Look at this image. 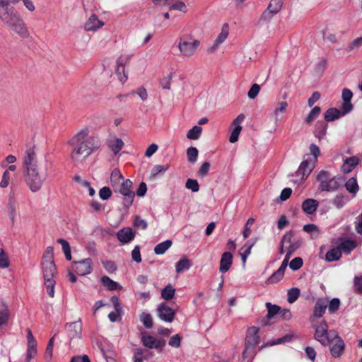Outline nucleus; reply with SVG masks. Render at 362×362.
Instances as JSON below:
<instances>
[{
	"label": "nucleus",
	"mask_w": 362,
	"mask_h": 362,
	"mask_svg": "<svg viewBox=\"0 0 362 362\" xmlns=\"http://www.w3.org/2000/svg\"><path fill=\"white\" fill-rule=\"evenodd\" d=\"M340 300L337 298H332L329 302L328 301L327 308L330 313H335L339 308Z\"/></svg>",
	"instance_id": "obj_50"
},
{
	"label": "nucleus",
	"mask_w": 362,
	"mask_h": 362,
	"mask_svg": "<svg viewBox=\"0 0 362 362\" xmlns=\"http://www.w3.org/2000/svg\"><path fill=\"white\" fill-rule=\"evenodd\" d=\"M107 146L115 155L117 154L124 146V142L121 139L111 137L107 141Z\"/></svg>",
	"instance_id": "obj_27"
},
{
	"label": "nucleus",
	"mask_w": 362,
	"mask_h": 362,
	"mask_svg": "<svg viewBox=\"0 0 362 362\" xmlns=\"http://www.w3.org/2000/svg\"><path fill=\"white\" fill-rule=\"evenodd\" d=\"M9 320V311L6 304L0 302V328L6 325Z\"/></svg>",
	"instance_id": "obj_30"
},
{
	"label": "nucleus",
	"mask_w": 362,
	"mask_h": 362,
	"mask_svg": "<svg viewBox=\"0 0 362 362\" xmlns=\"http://www.w3.org/2000/svg\"><path fill=\"white\" fill-rule=\"evenodd\" d=\"M286 269L284 264H281L280 267L267 279L266 283L274 284L280 281L284 276Z\"/></svg>",
	"instance_id": "obj_25"
},
{
	"label": "nucleus",
	"mask_w": 362,
	"mask_h": 362,
	"mask_svg": "<svg viewBox=\"0 0 362 362\" xmlns=\"http://www.w3.org/2000/svg\"><path fill=\"white\" fill-rule=\"evenodd\" d=\"M281 0H271L267 9L262 13V18L264 20L270 19L281 10Z\"/></svg>",
	"instance_id": "obj_16"
},
{
	"label": "nucleus",
	"mask_w": 362,
	"mask_h": 362,
	"mask_svg": "<svg viewBox=\"0 0 362 362\" xmlns=\"http://www.w3.org/2000/svg\"><path fill=\"white\" fill-rule=\"evenodd\" d=\"M134 94H137L139 98L143 100V101H146L147 99H148V93H147V90L146 89L141 86V87H139L137 90H132V92L127 93L125 95L126 97H128V96H130L132 95H134Z\"/></svg>",
	"instance_id": "obj_45"
},
{
	"label": "nucleus",
	"mask_w": 362,
	"mask_h": 362,
	"mask_svg": "<svg viewBox=\"0 0 362 362\" xmlns=\"http://www.w3.org/2000/svg\"><path fill=\"white\" fill-rule=\"evenodd\" d=\"M319 182L318 190L320 192H333L342 186L344 179L341 176H332L326 170H320L316 177Z\"/></svg>",
	"instance_id": "obj_2"
},
{
	"label": "nucleus",
	"mask_w": 362,
	"mask_h": 362,
	"mask_svg": "<svg viewBox=\"0 0 362 362\" xmlns=\"http://www.w3.org/2000/svg\"><path fill=\"white\" fill-rule=\"evenodd\" d=\"M319 206V202L314 199H307L302 204V209L307 214H314Z\"/></svg>",
	"instance_id": "obj_23"
},
{
	"label": "nucleus",
	"mask_w": 362,
	"mask_h": 362,
	"mask_svg": "<svg viewBox=\"0 0 362 362\" xmlns=\"http://www.w3.org/2000/svg\"><path fill=\"white\" fill-rule=\"evenodd\" d=\"M10 173H8V170H5L3 173L1 180L0 181V187L1 188H6L8 186L9 182H10Z\"/></svg>",
	"instance_id": "obj_59"
},
{
	"label": "nucleus",
	"mask_w": 362,
	"mask_h": 362,
	"mask_svg": "<svg viewBox=\"0 0 362 362\" xmlns=\"http://www.w3.org/2000/svg\"><path fill=\"white\" fill-rule=\"evenodd\" d=\"M341 116L340 110L337 108H329L325 113V119L327 122H332Z\"/></svg>",
	"instance_id": "obj_34"
},
{
	"label": "nucleus",
	"mask_w": 362,
	"mask_h": 362,
	"mask_svg": "<svg viewBox=\"0 0 362 362\" xmlns=\"http://www.w3.org/2000/svg\"><path fill=\"white\" fill-rule=\"evenodd\" d=\"M23 164L26 168V170L31 168H37L35 162V154L33 149L29 148L26 150L25 154L23 158Z\"/></svg>",
	"instance_id": "obj_22"
},
{
	"label": "nucleus",
	"mask_w": 362,
	"mask_h": 362,
	"mask_svg": "<svg viewBox=\"0 0 362 362\" xmlns=\"http://www.w3.org/2000/svg\"><path fill=\"white\" fill-rule=\"evenodd\" d=\"M9 267V261L3 249H0V268L5 269Z\"/></svg>",
	"instance_id": "obj_60"
},
{
	"label": "nucleus",
	"mask_w": 362,
	"mask_h": 362,
	"mask_svg": "<svg viewBox=\"0 0 362 362\" xmlns=\"http://www.w3.org/2000/svg\"><path fill=\"white\" fill-rule=\"evenodd\" d=\"M187 156L189 163H194L197 161L198 157V150L197 148L191 146L187 150Z\"/></svg>",
	"instance_id": "obj_47"
},
{
	"label": "nucleus",
	"mask_w": 362,
	"mask_h": 362,
	"mask_svg": "<svg viewBox=\"0 0 362 362\" xmlns=\"http://www.w3.org/2000/svg\"><path fill=\"white\" fill-rule=\"evenodd\" d=\"M140 321L142 322L144 326L148 329H151L153 327V318L151 314L143 312L140 315Z\"/></svg>",
	"instance_id": "obj_41"
},
{
	"label": "nucleus",
	"mask_w": 362,
	"mask_h": 362,
	"mask_svg": "<svg viewBox=\"0 0 362 362\" xmlns=\"http://www.w3.org/2000/svg\"><path fill=\"white\" fill-rule=\"evenodd\" d=\"M75 272L79 276L89 274L92 272V260L90 258L75 262Z\"/></svg>",
	"instance_id": "obj_14"
},
{
	"label": "nucleus",
	"mask_w": 362,
	"mask_h": 362,
	"mask_svg": "<svg viewBox=\"0 0 362 362\" xmlns=\"http://www.w3.org/2000/svg\"><path fill=\"white\" fill-rule=\"evenodd\" d=\"M26 171L25 182L30 189L33 192L39 191L47 178V175H40L37 168H30Z\"/></svg>",
	"instance_id": "obj_5"
},
{
	"label": "nucleus",
	"mask_w": 362,
	"mask_h": 362,
	"mask_svg": "<svg viewBox=\"0 0 362 362\" xmlns=\"http://www.w3.org/2000/svg\"><path fill=\"white\" fill-rule=\"evenodd\" d=\"M37 341L30 329H27V351L25 362H30L37 355Z\"/></svg>",
	"instance_id": "obj_11"
},
{
	"label": "nucleus",
	"mask_w": 362,
	"mask_h": 362,
	"mask_svg": "<svg viewBox=\"0 0 362 362\" xmlns=\"http://www.w3.org/2000/svg\"><path fill=\"white\" fill-rule=\"evenodd\" d=\"M135 233L129 227H124L119 230L117 233V238L122 244H127L134 239Z\"/></svg>",
	"instance_id": "obj_17"
},
{
	"label": "nucleus",
	"mask_w": 362,
	"mask_h": 362,
	"mask_svg": "<svg viewBox=\"0 0 362 362\" xmlns=\"http://www.w3.org/2000/svg\"><path fill=\"white\" fill-rule=\"evenodd\" d=\"M330 337H332V340L329 344V345H332L330 347V353L333 357H339L344 351V341L338 334L337 331L334 329H331Z\"/></svg>",
	"instance_id": "obj_7"
},
{
	"label": "nucleus",
	"mask_w": 362,
	"mask_h": 362,
	"mask_svg": "<svg viewBox=\"0 0 362 362\" xmlns=\"http://www.w3.org/2000/svg\"><path fill=\"white\" fill-rule=\"evenodd\" d=\"M169 168V165H156L151 170V175L156 177L160 173H165Z\"/></svg>",
	"instance_id": "obj_51"
},
{
	"label": "nucleus",
	"mask_w": 362,
	"mask_h": 362,
	"mask_svg": "<svg viewBox=\"0 0 362 362\" xmlns=\"http://www.w3.org/2000/svg\"><path fill=\"white\" fill-rule=\"evenodd\" d=\"M123 176L118 169H114L111 173L110 181L112 185L115 189L119 186L122 181H123Z\"/></svg>",
	"instance_id": "obj_36"
},
{
	"label": "nucleus",
	"mask_w": 362,
	"mask_h": 362,
	"mask_svg": "<svg viewBox=\"0 0 362 362\" xmlns=\"http://www.w3.org/2000/svg\"><path fill=\"white\" fill-rule=\"evenodd\" d=\"M350 199L348 196L343 194H337L332 200V204L337 208H343L349 202Z\"/></svg>",
	"instance_id": "obj_32"
},
{
	"label": "nucleus",
	"mask_w": 362,
	"mask_h": 362,
	"mask_svg": "<svg viewBox=\"0 0 362 362\" xmlns=\"http://www.w3.org/2000/svg\"><path fill=\"white\" fill-rule=\"evenodd\" d=\"M259 90L260 86L257 83L253 84L247 93L248 98L250 99H255L259 93Z\"/></svg>",
	"instance_id": "obj_61"
},
{
	"label": "nucleus",
	"mask_w": 362,
	"mask_h": 362,
	"mask_svg": "<svg viewBox=\"0 0 362 362\" xmlns=\"http://www.w3.org/2000/svg\"><path fill=\"white\" fill-rule=\"evenodd\" d=\"M66 330L71 339L81 338L82 324L81 320L66 324Z\"/></svg>",
	"instance_id": "obj_15"
},
{
	"label": "nucleus",
	"mask_w": 362,
	"mask_h": 362,
	"mask_svg": "<svg viewBox=\"0 0 362 362\" xmlns=\"http://www.w3.org/2000/svg\"><path fill=\"white\" fill-rule=\"evenodd\" d=\"M102 264H103L104 268L106 269V271L110 274H112L117 270V266L115 264V262L112 261H110V260L102 261Z\"/></svg>",
	"instance_id": "obj_58"
},
{
	"label": "nucleus",
	"mask_w": 362,
	"mask_h": 362,
	"mask_svg": "<svg viewBox=\"0 0 362 362\" xmlns=\"http://www.w3.org/2000/svg\"><path fill=\"white\" fill-rule=\"evenodd\" d=\"M303 261L301 257H295L290 262L289 267L292 270L296 271V270L299 269L303 266Z\"/></svg>",
	"instance_id": "obj_54"
},
{
	"label": "nucleus",
	"mask_w": 362,
	"mask_h": 362,
	"mask_svg": "<svg viewBox=\"0 0 362 362\" xmlns=\"http://www.w3.org/2000/svg\"><path fill=\"white\" fill-rule=\"evenodd\" d=\"M362 46V37H357L350 43L348 47V51L351 52Z\"/></svg>",
	"instance_id": "obj_64"
},
{
	"label": "nucleus",
	"mask_w": 362,
	"mask_h": 362,
	"mask_svg": "<svg viewBox=\"0 0 362 362\" xmlns=\"http://www.w3.org/2000/svg\"><path fill=\"white\" fill-rule=\"evenodd\" d=\"M316 162L311 158L304 160L300 165L296 173L302 180L306 179L315 167Z\"/></svg>",
	"instance_id": "obj_13"
},
{
	"label": "nucleus",
	"mask_w": 362,
	"mask_h": 362,
	"mask_svg": "<svg viewBox=\"0 0 362 362\" xmlns=\"http://www.w3.org/2000/svg\"><path fill=\"white\" fill-rule=\"evenodd\" d=\"M42 261H54V248L52 246L46 247L45 253L42 256Z\"/></svg>",
	"instance_id": "obj_55"
},
{
	"label": "nucleus",
	"mask_w": 362,
	"mask_h": 362,
	"mask_svg": "<svg viewBox=\"0 0 362 362\" xmlns=\"http://www.w3.org/2000/svg\"><path fill=\"white\" fill-rule=\"evenodd\" d=\"M242 130V127L240 125H236L235 126V128L232 131L230 137L229 141L230 143H235L238 141L239 134Z\"/></svg>",
	"instance_id": "obj_57"
},
{
	"label": "nucleus",
	"mask_w": 362,
	"mask_h": 362,
	"mask_svg": "<svg viewBox=\"0 0 362 362\" xmlns=\"http://www.w3.org/2000/svg\"><path fill=\"white\" fill-rule=\"evenodd\" d=\"M331 330H328V325L325 321H322L315 327L314 337L323 346H328L330 344L332 337Z\"/></svg>",
	"instance_id": "obj_6"
},
{
	"label": "nucleus",
	"mask_w": 362,
	"mask_h": 362,
	"mask_svg": "<svg viewBox=\"0 0 362 362\" xmlns=\"http://www.w3.org/2000/svg\"><path fill=\"white\" fill-rule=\"evenodd\" d=\"M42 269L47 294L53 298L54 296V286L56 281L54 276L57 273V268L54 261H42Z\"/></svg>",
	"instance_id": "obj_4"
},
{
	"label": "nucleus",
	"mask_w": 362,
	"mask_h": 362,
	"mask_svg": "<svg viewBox=\"0 0 362 362\" xmlns=\"http://www.w3.org/2000/svg\"><path fill=\"white\" fill-rule=\"evenodd\" d=\"M341 257V250L338 247L329 250L325 255V260L328 262L339 260Z\"/></svg>",
	"instance_id": "obj_33"
},
{
	"label": "nucleus",
	"mask_w": 362,
	"mask_h": 362,
	"mask_svg": "<svg viewBox=\"0 0 362 362\" xmlns=\"http://www.w3.org/2000/svg\"><path fill=\"white\" fill-rule=\"evenodd\" d=\"M320 111H321V109L320 107H318V106L314 107L311 110V111L310 112V113L308 114L307 117L305 118V122L308 124L311 123L317 117V115L320 114Z\"/></svg>",
	"instance_id": "obj_49"
},
{
	"label": "nucleus",
	"mask_w": 362,
	"mask_h": 362,
	"mask_svg": "<svg viewBox=\"0 0 362 362\" xmlns=\"http://www.w3.org/2000/svg\"><path fill=\"white\" fill-rule=\"evenodd\" d=\"M88 129L85 128L69 141V144L74 146L70 158L76 166L83 165L86 159L100 146L99 139L96 136H88Z\"/></svg>",
	"instance_id": "obj_1"
},
{
	"label": "nucleus",
	"mask_w": 362,
	"mask_h": 362,
	"mask_svg": "<svg viewBox=\"0 0 362 362\" xmlns=\"http://www.w3.org/2000/svg\"><path fill=\"white\" fill-rule=\"evenodd\" d=\"M192 266L190 260L187 258L180 259L176 263L175 269L177 273H181L188 270Z\"/></svg>",
	"instance_id": "obj_38"
},
{
	"label": "nucleus",
	"mask_w": 362,
	"mask_h": 362,
	"mask_svg": "<svg viewBox=\"0 0 362 362\" xmlns=\"http://www.w3.org/2000/svg\"><path fill=\"white\" fill-rule=\"evenodd\" d=\"M255 244V240H248L240 249V255L243 265L245 264L248 256L251 253V250Z\"/></svg>",
	"instance_id": "obj_26"
},
{
	"label": "nucleus",
	"mask_w": 362,
	"mask_h": 362,
	"mask_svg": "<svg viewBox=\"0 0 362 362\" xmlns=\"http://www.w3.org/2000/svg\"><path fill=\"white\" fill-rule=\"evenodd\" d=\"M57 243L62 245L66 260L70 261L71 259V252L69 242L63 238H59L57 240Z\"/></svg>",
	"instance_id": "obj_39"
},
{
	"label": "nucleus",
	"mask_w": 362,
	"mask_h": 362,
	"mask_svg": "<svg viewBox=\"0 0 362 362\" xmlns=\"http://www.w3.org/2000/svg\"><path fill=\"white\" fill-rule=\"evenodd\" d=\"M112 195V191L108 187H103L99 191V196L103 200H107Z\"/></svg>",
	"instance_id": "obj_62"
},
{
	"label": "nucleus",
	"mask_w": 362,
	"mask_h": 362,
	"mask_svg": "<svg viewBox=\"0 0 362 362\" xmlns=\"http://www.w3.org/2000/svg\"><path fill=\"white\" fill-rule=\"evenodd\" d=\"M356 242L354 240L344 238L342 239L338 246V248L341 250V253L342 252L346 254H349L352 250H354L356 247Z\"/></svg>",
	"instance_id": "obj_24"
},
{
	"label": "nucleus",
	"mask_w": 362,
	"mask_h": 362,
	"mask_svg": "<svg viewBox=\"0 0 362 362\" xmlns=\"http://www.w3.org/2000/svg\"><path fill=\"white\" fill-rule=\"evenodd\" d=\"M100 281L102 284L110 291H115L122 288V286L117 282L113 281L107 276H103Z\"/></svg>",
	"instance_id": "obj_31"
},
{
	"label": "nucleus",
	"mask_w": 362,
	"mask_h": 362,
	"mask_svg": "<svg viewBox=\"0 0 362 362\" xmlns=\"http://www.w3.org/2000/svg\"><path fill=\"white\" fill-rule=\"evenodd\" d=\"M144 352L140 348L136 349L134 351L133 361L134 362H143Z\"/></svg>",
	"instance_id": "obj_63"
},
{
	"label": "nucleus",
	"mask_w": 362,
	"mask_h": 362,
	"mask_svg": "<svg viewBox=\"0 0 362 362\" xmlns=\"http://www.w3.org/2000/svg\"><path fill=\"white\" fill-rule=\"evenodd\" d=\"M202 132V128L201 127L197 125L194 126L192 129H190L188 131L187 134V137L189 139L197 140L200 137Z\"/></svg>",
	"instance_id": "obj_42"
},
{
	"label": "nucleus",
	"mask_w": 362,
	"mask_h": 362,
	"mask_svg": "<svg viewBox=\"0 0 362 362\" xmlns=\"http://www.w3.org/2000/svg\"><path fill=\"white\" fill-rule=\"evenodd\" d=\"M156 313L162 321L169 323L174 320L175 315V312L166 303H161L158 305Z\"/></svg>",
	"instance_id": "obj_10"
},
{
	"label": "nucleus",
	"mask_w": 362,
	"mask_h": 362,
	"mask_svg": "<svg viewBox=\"0 0 362 362\" xmlns=\"http://www.w3.org/2000/svg\"><path fill=\"white\" fill-rule=\"evenodd\" d=\"M173 242L170 240H166L154 247V252L156 255H163L164 254L172 245Z\"/></svg>",
	"instance_id": "obj_35"
},
{
	"label": "nucleus",
	"mask_w": 362,
	"mask_h": 362,
	"mask_svg": "<svg viewBox=\"0 0 362 362\" xmlns=\"http://www.w3.org/2000/svg\"><path fill=\"white\" fill-rule=\"evenodd\" d=\"M173 74L170 73L168 76L162 78L159 81V85L163 90H170L171 87V81Z\"/></svg>",
	"instance_id": "obj_48"
},
{
	"label": "nucleus",
	"mask_w": 362,
	"mask_h": 362,
	"mask_svg": "<svg viewBox=\"0 0 362 362\" xmlns=\"http://www.w3.org/2000/svg\"><path fill=\"white\" fill-rule=\"evenodd\" d=\"M328 299L319 298L317 300L313 309V315L316 317H321L327 308Z\"/></svg>",
	"instance_id": "obj_21"
},
{
	"label": "nucleus",
	"mask_w": 362,
	"mask_h": 362,
	"mask_svg": "<svg viewBox=\"0 0 362 362\" xmlns=\"http://www.w3.org/2000/svg\"><path fill=\"white\" fill-rule=\"evenodd\" d=\"M228 35V25L225 24L221 30V33L218 35L214 41V45L211 47V52H214L216 48L222 44Z\"/></svg>",
	"instance_id": "obj_29"
},
{
	"label": "nucleus",
	"mask_w": 362,
	"mask_h": 362,
	"mask_svg": "<svg viewBox=\"0 0 362 362\" xmlns=\"http://www.w3.org/2000/svg\"><path fill=\"white\" fill-rule=\"evenodd\" d=\"M327 125L324 122H317L315 128V136L320 139H322L326 134Z\"/></svg>",
	"instance_id": "obj_44"
},
{
	"label": "nucleus",
	"mask_w": 362,
	"mask_h": 362,
	"mask_svg": "<svg viewBox=\"0 0 362 362\" xmlns=\"http://www.w3.org/2000/svg\"><path fill=\"white\" fill-rule=\"evenodd\" d=\"M104 23L100 21L95 14L91 15L85 24L87 31H95L103 26Z\"/></svg>",
	"instance_id": "obj_20"
},
{
	"label": "nucleus",
	"mask_w": 362,
	"mask_h": 362,
	"mask_svg": "<svg viewBox=\"0 0 362 362\" xmlns=\"http://www.w3.org/2000/svg\"><path fill=\"white\" fill-rule=\"evenodd\" d=\"M360 159L357 156L346 158L341 167V171L345 173H351L359 163Z\"/></svg>",
	"instance_id": "obj_18"
},
{
	"label": "nucleus",
	"mask_w": 362,
	"mask_h": 362,
	"mask_svg": "<svg viewBox=\"0 0 362 362\" xmlns=\"http://www.w3.org/2000/svg\"><path fill=\"white\" fill-rule=\"evenodd\" d=\"M266 307L267 308V318L268 320L273 318L275 315H279L280 307L276 305H273L271 303H267Z\"/></svg>",
	"instance_id": "obj_40"
},
{
	"label": "nucleus",
	"mask_w": 362,
	"mask_h": 362,
	"mask_svg": "<svg viewBox=\"0 0 362 362\" xmlns=\"http://www.w3.org/2000/svg\"><path fill=\"white\" fill-rule=\"evenodd\" d=\"M185 187L191 189L192 192H197L199 190L198 181L194 179H188L185 183Z\"/></svg>",
	"instance_id": "obj_52"
},
{
	"label": "nucleus",
	"mask_w": 362,
	"mask_h": 362,
	"mask_svg": "<svg viewBox=\"0 0 362 362\" xmlns=\"http://www.w3.org/2000/svg\"><path fill=\"white\" fill-rule=\"evenodd\" d=\"M259 329L257 327H252L248 329L245 338L246 351L255 349L259 343Z\"/></svg>",
	"instance_id": "obj_12"
},
{
	"label": "nucleus",
	"mask_w": 362,
	"mask_h": 362,
	"mask_svg": "<svg viewBox=\"0 0 362 362\" xmlns=\"http://www.w3.org/2000/svg\"><path fill=\"white\" fill-rule=\"evenodd\" d=\"M346 189L354 194V196L358 192L359 187L357 183V180L355 177H351L345 183Z\"/></svg>",
	"instance_id": "obj_37"
},
{
	"label": "nucleus",
	"mask_w": 362,
	"mask_h": 362,
	"mask_svg": "<svg viewBox=\"0 0 362 362\" xmlns=\"http://www.w3.org/2000/svg\"><path fill=\"white\" fill-rule=\"evenodd\" d=\"M288 107V103L286 101H281L278 104V106L275 109L274 112V115L275 116V120L279 121V114L281 112H284L286 111V108Z\"/></svg>",
	"instance_id": "obj_53"
},
{
	"label": "nucleus",
	"mask_w": 362,
	"mask_h": 362,
	"mask_svg": "<svg viewBox=\"0 0 362 362\" xmlns=\"http://www.w3.org/2000/svg\"><path fill=\"white\" fill-rule=\"evenodd\" d=\"M132 187V182L129 179L123 180L119 186L115 189L122 194L124 198V205L126 206H130L134 200L135 193L131 189Z\"/></svg>",
	"instance_id": "obj_8"
},
{
	"label": "nucleus",
	"mask_w": 362,
	"mask_h": 362,
	"mask_svg": "<svg viewBox=\"0 0 362 362\" xmlns=\"http://www.w3.org/2000/svg\"><path fill=\"white\" fill-rule=\"evenodd\" d=\"M175 290L170 284L166 286L161 291V297L166 300H171L175 296Z\"/></svg>",
	"instance_id": "obj_43"
},
{
	"label": "nucleus",
	"mask_w": 362,
	"mask_h": 362,
	"mask_svg": "<svg viewBox=\"0 0 362 362\" xmlns=\"http://www.w3.org/2000/svg\"><path fill=\"white\" fill-rule=\"evenodd\" d=\"M254 222H255L254 218H250L247 221V222L245 225V227H244V230L243 232V235L244 238H247L250 236V235L251 233L250 228L253 225Z\"/></svg>",
	"instance_id": "obj_56"
},
{
	"label": "nucleus",
	"mask_w": 362,
	"mask_h": 362,
	"mask_svg": "<svg viewBox=\"0 0 362 362\" xmlns=\"http://www.w3.org/2000/svg\"><path fill=\"white\" fill-rule=\"evenodd\" d=\"M200 45V41L189 33L184 34L179 37L177 47L181 56L191 57L197 52Z\"/></svg>",
	"instance_id": "obj_3"
},
{
	"label": "nucleus",
	"mask_w": 362,
	"mask_h": 362,
	"mask_svg": "<svg viewBox=\"0 0 362 362\" xmlns=\"http://www.w3.org/2000/svg\"><path fill=\"white\" fill-rule=\"evenodd\" d=\"M233 264V255L229 252H225L222 254L221 261H220V267L219 271L221 273H226L229 270L231 265Z\"/></svg>",
	"instance_id": "obj_19"
},
{
	"label": "nucleus",
	"mask_w": 362,
	"mask_h": 362,
	"mask_svg": "<svg viewBox=\"0 0 362 362\" xmlns=\"http://www.w3.org/2000/svg\"><path fill=\"white\" fill-rule=\"evenodd\" d=\"M300 293V290L298 288H292L288 291L287 300L289 303H294L299 297Z\"/></svg>",
	"instance_id": "obj_46"
},
{
	"label": "nucleus",
	"mask_w": 362,
	"mask_h": 362,
	"mask_svg": "<svg viewBox=\"0 0 362 362\" xmlns=\"http://www.w3.org/2000/svg\"><path fill=\"white\" fill-rule=\"evenodd\" d=\"M142 344L148 349H155L159 352L163 350L165 346V341L162 339H157L146 332L141 333Z\"/></svg>",
	"instance_id": "obj_9"
},
{
	"label": "nucleus",
	"mask_w": 362,
	"mask_h": 362,
	"mask_svg": "<svg viewBox=\"0 0 362 362\" xmlns=\"http://www.w3.org/2000/svg\"><path fill=\"white\" fill-rule=\"evenodd\" d=\"M118 79L122 83H125L128 78L125 73V66L122 59H118L117 61V66L115 70Z\"/></svg>",
	"instance_id": "obj_28"
}]
</instances>
